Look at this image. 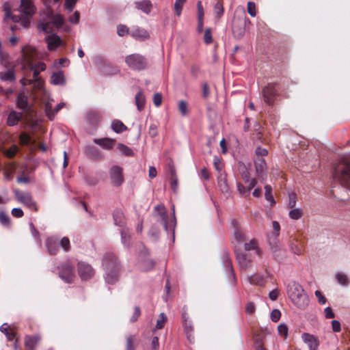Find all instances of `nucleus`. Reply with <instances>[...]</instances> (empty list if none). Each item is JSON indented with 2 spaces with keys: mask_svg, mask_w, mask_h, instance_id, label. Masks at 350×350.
Returning <instances> with one entry per match:
<instances>
[{
  "mask_svg": "<svg viewBox=\"0 0 350 350\" xmlns=\"http://www.w3.org/2000/svg\"><path fill=\"white\" fill-rule=\"evenodd\" d=\"M103 267L105 271V279L107 283L113 284L118 280L120 270V264L112 253H107L103 258Z\"/></svg>",
  "mask_w": 350,
  "mask_h": 350,
  "instance_id": "f257e3e1",
  "label": "nucleus"
},
{
  "mask_svg": "<svg viewBox=\"0 0 350 350\" xmlns=\"http://www.w3.org/2000/svg\"><path fill=\"white\" fill-rule=\"evenodd\" d=\"M287 293L289 299L297 308L305 309L308 306V296L299 283L295 281L290 282L287 286Z\"/></svg>",
  "mask_w": 350,
  "mask_h": 350,
  "instance_id": "f03ea898",
  "label": "nucleus"
},
{
  "mask_svg": "<svg viewBox=\"0 0 350 350\" xmlns=\"http://www.w3.org/2000/svg\"><path fill=\"white\" fill-rule=\"evenodd\" d=\"M154 212L157 213L159 218L157 219L158 222H159L161 225H163L165 230L167 234L172 232V239L174 240V230L176 226V218L174 216L173 219H172L170 222L168 221V215L165 211V208L163 204H157L154 209ZM174 208H173V215H174Z\"/></svg>",
  "mask_w": 350,
  "mask_h": 350,
  "instance_id": "7ed1b4c3",
  "label": "nucleus"
},
{
  "mask_svg": "<svg viewBox=\"0 0 350 350\" xmlns=\"http://www.w3.org/2000/svg\"><path fill=\"white\" fill-rule=\"evenodd\" d=\"M333 176L342 185L350 189V158L335 167Z\"/></svg>",
  "mask_w": 350,
  "mask_h": 350,
  "instance_id": "20e7f679",
  "label": "nucleus"
},
{
  "mask_svg": "<svg viewBox=\"0 0 350 350\" xmlns=\"http://www.w3.org/2000/svg\"><path fill=\"white\" fill-rule=\"evenodd\" d=\"M246 16L243 12L242 16H234L232 20V31L237 39L241 38L245 31Z\"/></svg>",
  "mask_w": 350,
  "mask_h": 350,
  "instance_id": "39448f33",
  "label": "nucleus"
},
{
  "mask_svg": "<svg viewBox=\"0 0 350 350\" xmlns=\"http://www.w3.org/2000/svg\"><path fill=\"white\" fill-rule=\"evenodd\" d=\"M14 196L16 200L27 206L32 211H38L36 202L33 199L32 196L29 192H23L19 190L14 191Z\"/></svg>",
  "mask_w": 350,
  "mask_h": 350,
  "instance_id": "423d86ee",
  "label": "nucleus"
},
{
  "mask_svg": "<svg viewBox=\"0 0 350 350\" xmlns=\"http://www.w3.org/2000/svg\"><path fill=\"white\" fill-rule=\"evenodd\" d=\"M125 62L129 68L137 70H144L147 66L146 58L136 53L126 56Z\"/></svg>",
  "mask_w": 350,
  "mask_h": 350,
  "instance_id": "0eeeda50",
  "label": "nucleus"
},
{
  "mask_svg": "<svg viewBox=\"0 0 350 350\" xmlns=\"http://www.w3.org/2000/svg\"><path fill=\"white\" fill-rule=\"evenodd\" d=\"M59 276L66 283L72 282L75 278V268L69 261H66L59 267Z\"/></svg>",
  "mask_w": 350,
  "mask_h": 350,
  "instance_id": "6e6552de",
  "label": "nucleus"
},
{
  "mask_svg": "<svg viewBox=\"0 0 350 350\" xmlns=\"http://www.w3.org/2000/svg\"><path fill=\"white\" fill-rule=\"evenodd\" d=\"M111 184L113 187H120L124 182L123 169L118 165H113L109 171Z\"/></svg>",
  "mask_w": 350,
  "mask_h": 350,
  "instance_id": "1a4fd4ad",
  "label": "nucleus"
},
{
  "mask_svg": "<svg viewBox=\"0 0 350 350\" xmlns=\"http://www.w3.org/2000/svg\"><path fill=\"white\" fill-rule=\"evenodd\" d=\"M78 273L82 280H87L94 275V270L90 265L79 262L78 263Z\"/></svg>",
  "mask_w": 350,
  "mask_h": 350,
  "instance_id": "9d476101",
  "label": "nucleus"
},
{
  "mask_svg": "<svg viewBox=\"0 0 350 350\" xmlns=\"http://www.w3.org/2000/svg\"><path fill=\"white\" fill-rule=\"evenodd\" d=\"M18 10L27 16H31L36 12L32 0H21Z\"/></svg>",
  "mask_w": 350,
  "mask_h": 350,
  "instance_id": "9b49d317",
  "label": "nucleus"
},
{
  "mask_svg": "<svg viewBox=\"0 0 350 350\" xmlns=\"http://www.w3.org/2000/svg\"><path fill=\"white\" fill-rule=\"evenodd\" d=\"M221 259L224 266L226 268V271L230 274V280L232 282H235L236 278L232 269V262L230 258L229 253L227 251L225 250L223 252Z\"/></svg>",
  "mask_w": 350,
  "mask_h": 350,
  "instance_id": "f8f14e48",
  "label": "nucleus"
},
{
  "mask_svg": "<svg viewBox=\"0 0 350 350\" xmlns=\"http://www.w3.org/2000/svg\"><path fill=\"white\" fill-rule=\"evenodd\" d=\"M303 341L308 346L309 350H317L319 345L318 339L312 334L304 333L301 335Z\"/></svg>",
  "mask_w": 350,
  "mask_h": 350,
  "instance_id": "ddd939ff",
  "label": "nucleus"
},
{
  "mask_svg": "<svg viewBox=\"0 0 350 350\" xmlns=\"http://www.w3.org/2000/svg\"><path fill=\"white\" fill-rule=\"evenodd\" d=\"M263 96L265 101L271 105L273 100L274 96L276 95L277 90L274 85L269 84L262 90Z\"/></svg>",
  "mask_w": 350,
  "mask_h": 350,
  "instance_id": "4468645a",
  "label": "nucleus"
},
{
  "mask_svg": "<svg viewBox=\"0 0 350 350\" xmlns=\"http://www.w3.org/2000/svg\"><path fill=\"white\" fill-rule=\"evenodd\" d=\"M20 82L23 86L31 85L32 88L36 90H41L43 86V81L42 79H29L27 74H25V76L20 80Z\"/></svg>",
  "mask_w": 350,
  "mask_h": 350,
  "instance_id": "2eb2a0df",
  "label": "nucleus"
},
{
  "mask_svg": "<svg viewBox=\"0 0 350 350\" xmlns=\"http://www.w3.org/2000/svg\"><path fill=\"white\" fill-rule=\"evenodd\" d=\"M237 263L241 270H247L251 265L250 260L243 252L235 251Z\"/></svg>",
  "mask_w": 350,
  "mask_h": 350,
  "instance_id": "dca6fc26",
  "label": "nucleus"
},
{
  "mask_svg": "<svg viewBox=\"0 0 350 350\" xmlns=\"http://www.w3.org/2000/svg\"><path fill=\"white\" fill-rule=\"evenodd\" d=\"M94 142L102 148L110 150L113 148L116 140L108 137L96 138L94 139Z\"/></svg>",
  "mask_w": 350,
  "mask_h": 350,
  "instance_id": "f3484780",
  "label": "nucleus"
},
{
  "mask_svg": "<svg viewBox=\"0 0 350 350\" xmlns=\"http://www.w3.org/2000/svg\"><path fill=\"white\" fill-rule=\"evenodd\" d=\"M130 35L135 39L145 40L149 38L148 32L145 29L137 26L131 28Z\"/></svg>",
  "mask_w": 350,
  "mask_h": 350,
  "instance_id": "a211bd4d",
  "label": "nucleus"
},
{
  "mask_svg": "<svg viewBox=\"0 0 350 350\" xmlns=\"http://www.w3.org/2000/svg\"><path fill=\"white\" fill-rule=\"evenodd\" d=\"M45 40L47 43V48L50 51L56 49L61 44L60 38L55 33L46 36Z\"/></svg>",
  "mask_w": 350,
  "mask_h": 350,
  "instance_id": "6ab92c4d",
  "label": "nucleus"
},
{
  "mask_svg": "<svg viewBox=\"0 0 350 350\" xmlns=\"http://www.w3.org/2000/svg\"><path fill=\"white\" fill-rule=\"evenodd\" d=\"M85 155L94 160H100L103 158L100 151L93 146H87L84 148Z\"/></svg>",
  "mask_w": 350,
  "mask_h": 350,
  "instance_id": "aec40b11",
  "label": "nucleus"
},
{
  "mask_svg": "<svg viewBox=\"0 0 350 350\" xmlns=\"http://www.w3.org/2000/svg\"><path fill=\"white\" fill-rule=\"evenodd\" d=\"M113 222L116 226L120 227L121 228H126L125 226V218L124 213L121 209H116L113 212Z\"/></svg>",
  "mask_w": 350,
  "mask_h": 350,
  "instance_id": "412c9836",
  "label": "nucleus"
},
{
  "mask_svg": "<svg viewBox=\"0 0 350 350\" xmlns=\"http://www.w3.org/2000/svg\"><path fill=\"white\" fill-rule=\"evenodd\" d=\"M64 103H60L54 108V109H52L51 105L49 103H47L45 104V112L50 120H53L55 116V114L64 107Z\"/></svg>",
  "mask_w": 350,
  "mask_h": 350,
  "instance_id": "4be33fe9",
  "label": "nucleus"
},
{
  "mask_svg": "<svg viewBox=\"0 0 350 350\" xmlns=\"http://www.w3.org/2000/svg\"><path fill=\"white\" fill-rule=\"evenodd\" d=\"M136 9L142 11L144 13L148 14L152 8V4L150 0H142L134 2Z\"/></svg>",
  "mask_w": 350,
  "mask_h": 350,
  "instance_id": "5701e85b",
  "label": "nucleus"
},
{
  "mask_svg": "<svg viewBox=\"0 0 350 350\" xmlns=\"http://www.w3.org/2000/svg\"><path fill=\"white\" fill-rule=\"evenodd\" d=\"M51 82L55 85H65L66 80L62 71L53 72L51 77Z\"/></svg>",
  "mask_w": 350,
  "mask_h": 350,
  "instance_id": "b1692460",
  "label": "nucleus"
},
{
  "mask_svg": "<svg viewBox=\"0 0 350 350\" xmlns=\"http://www.w3.org/2000/svg\"><path fill=\"white\" fill-rule=\"evenodd\" d=\"M217 183L219 189L223 193H228L229 191V186L227 182V176L225 172H221L217 177Z\"/></svg>",
  "mask_w": 350,
  "mask_h": 350,
  "instance_id": "393cba45",
  "label": "nucleus"
},
{
  "mask_svg": "<svg viewBox=\"0 0 350 350\" xmlns=\"http://www.w3.org/2000/svg\"><path fill=\"white\" fill-rule=\"evenodd\" d=\"M23 114L21 112L12 111L8 115L7 123L9 126H15L21 120Z\"/></svg>",
  "mask_w": 350,
  "mask_h": 350,
  "instance_id": "a878e982",
  "label": "nucleus"
},
{
  "mask_svg": "<svg viewBox=\"0 0 350 350\" xmlns=\"http://www.w3.org/2000/svg\"><path fill=\"white\" fill-rule=\"evenodd\" d=\"M46 247L51 254H56L59 250L57 240L54 237L48 238L46 240Z\"/></svg>",
  "mask_w": 350,
  "mask_h": 350,
  "instance_id": "bb28decb",
  "label": "nucleus"
},
{
  "mask_svg": "<svg viewBox=\"0 0 350 350\" xmlns=\"http://www.w3.org/2000/svg\"><path fill=\"white\" fill-rule=\"evenodd\" d=\"M120 234L122 243L126 247H129L131 245L130 230L127 227L121 228Z\"/></svg>",
  "mask_w": 350,
  "mask_h": 350,
  "instance_id": "cd10ccee",
  "label": "nucleus"
},
{
  "mask_svg": "<svg viewBox=\"0 0 350 350\" xmlns=\"http://www.w3.org/2000/svg\"><path fill=\"white\" fill-rule=\"evenodd\" d=\"M183 326L187 339L190 342H192L194 340V336L193 334V327L191 321L189 320L184 321Z\"/></svg>",
  "mask_w": 350,
  "mask_h": 350,
  "instance_id": "c85d7f7f",
  "label": "nucleus"
},
{
  "mask_svg": "<svg viewBox=\"0 0 350 350\" xmlns=\"http://www.w3.org/2000/svg\"><path fill=\"white\" fill-rule=\"evenodd\" d=\"M40 338L37 336H26L25 345L27 350H34Z\"/></svg>",
  "mask_w": 350,
  "mask_h": 350,
  "instance_id": "c756f323",
  "label": "nucleus"
},
{
  "mask_svg": "<svg viewBox=\"0 0 350 350\" xmlns=\"http://www.w3.org/2000/svg\"><path fill=\"white\" fill-rule=\"evenodd\" d=\"M112 130L116 133H121L127 130V127L119 120H113L111 124Z\"/></svg>",
  "mask_w": 350,
  "mask_h": 350,
  "instance_id": "7c9ffc66",
  "label": "nucleus"
},
{
  "mask_svg": "<svg viewBox=\"0 0 350 350\" xmlns=\"http://www.w3.org/2000/svg\"><path fill=\"white\" fill-rule=\"evenodd\" d=\"M135 100L138 111H141L144 108L146 103L145 96L144 95L142 91H139L136 94L135 96Z\"/></svg>",
  "mask_w": 350,
  "mask_h": 350,
  "instance_id": "2f4dec72",
  "label": "nucleus"
},
{
  "mask_svg": "<svg viewBox=\"0 0 350 350\" xmlns=\"http://www.w3.org/2000/svg\"><path fill=\"white\" fill-rule=\"evenodd\" d=\"M254 165L256 173L261 176L262 174L267 169V164L263 159H257L254 161Z\"/></svg>",
  "mask_w": 350,
  "mask_h": 350,
  "instance_id": "473e14b6",
  "label": "nucleus"
},
{
  "mask_svg": "<svg viewBox=\"0 0 350 350\" xmlns=\"http://www.w3.org/2000/svg\"><path fill=\"white\" fill-rule=\"evenodd\" d=\"M0 79L4 81H13L15 79L14 70L9 69L6 71L1 72Z\"/></svg>",
  "mask_w": 350,
  "mask_h": 350,
  "instance_id": "72a5a7b5",
  "label": "nucleus"
},
{
  "mask_svg": "<svg viewBox=\"0 0 350 350\" xmlns=\"http://www.w3.org/2000/svg\"><path fill=\"white\" fill-rule=\"evenodd\" d=\"M247 280L251 284L262 286L264 284V278L262 275L254 274L247 277Z\"/></svg>",
  "mask_w": 350,
  "mask_h": 350,
  "instance_id": "f704fd0d",
  "label": "nucleus"
},
{
  "mask_svg": "<svg viewBox=\"0 0 350 350\" xmlns=\"http://www.w3.org/2000/svg\"><path fill=\"white\" fill-rule=\"evenodd\" d=\"M117 148L124 156L132 157L134 155L133 150L123 144H118Z\"/></svg>",
  "mask_w": 350,
  "mask_h": 350,
  "instance_id": "c9c22d12",
  "label": "nucleus"
},
{
  "mask_svg": "<svg viewBox=\"0 0 350 350\" xmlns=\"http://www.w3.org/2000/svg\"><path fill=\"white\" fill-rule=\"evenodd\" d=\"M18 107L21 109H26L28 107L27 96L23 94H20L17 97Z\"/></svg>",
  "mask_w": 350,
  "mask_h": 350,
  "instance_id": "e433bc0d",
  "label": "nucleus"
},
{
  "mask_svg": "<svg viewBox=\"0 0 350 350\" xmlns=\"http://www.w3.org/2000/svg\"><path fill=\"white\" fill-rule=\"evenodd\" d=\"M265 198L267 201L270 202L271 206L275 204V202L272 195V188L271 185H267L265 186Z\"/></svg>",
  "mask_w": 350,
  "mask_h": 350,
  "instance_id": "4c0bfd02",
  "label": "nucleus"
},
{
  "mask_svg": "<svg viewBox=\"0 0 350 350\" xmlns=\"http://www.w3.org/2000/svg\"><path fill=\"white\" fill-rule=\"evenodd\" d=\"M170 172H171V183H170L171 188H172V191H174V193H176L178 191V178L176 174V171L174 168H172L170 170Z\"/></svg>",
  "mask_w": 350,
  "mask_h": 350,
  "instance_id": "58836bf2",
  "label": "nucleus"
},
{
  "mask_svg": "<svg viewBox=\"0 0 350 350\" xmlns=\"http://www.w3.org/2000/svg\"><path fill=\"white\" fill-rule=\"evenodd\" d=\"M288 215L292 219H299L304 215V211L300 208H296L289 211Z\"/></svg>",
  "mask_w": 350,
  "mask_h": 350,
  "instance_id": "ea45409f",
  "label": "nucleus"
},
{
  "mask_svg": "<svg viewBox=\"0 0 350 350\" xmlns=\"http://www.w3.org/2000/svg\"><path fill=\"white\" fill-rule=\"evenodd\" d=\"M154 262L151 259H146L141 262L140 267L143 271H149L153 269Z\"/></svg>",
  "mask_w": 350,
  "mask_h": 350,
  "instance_id": "a19ab883",
  "label": "nucleus"
},
{
  "mask_svg": "<svg viewBox=\"0 0 350 350\" xmlns=\"http://www.w3.org/2000/svg\"><path fill=\"white\" fill-rule=\"evenodd\" d=\"M336 279L338 284L342 286H347L349 284L347 276L343 273H336Z\"/></svg>",
  "mask_w": 350,
  "mask_h": 350,
  "instance_id": "79ce46f5",
  "label": "nucleus"
},
{
  "mask_svg": "<svg viewBox=\"0 0 350 350\" xmlns=\"http://www.w3.org/2000/svg\"><path fill=\"white\" fill-rule=\"evenodd\" d=\"M0 224L5 227L10 225V218L5 211L0 212Z\"/></svg>",
  "mask_w": 350,
  "mask_h": 350,
  "instance_id": "37998d69",
  "label": "nucleus"
},
{
  "mask_svg": "<svg viewBox=\"0 0 350 350\" xmlns=\"http://www.w3.org/2000/svg\"><path fill=\"white\" fill-rule=\"evenodd\" d=\"M52 23L55 25L57 27H61L64 22L63 16L59 14H55L51 15Z\"/></svg>",
  "mask_w": 350,
  "mask_h": 350,
  "instance_id": "c03bdc74",
  "label": "nucleus"
},
{
  "mask_svg": "<svg viewBox=\"0 0 350 350\" xmlns=\"http://www.w3.org/2000/svg\"><path fill=\"white\" fill-rule=\"evenodd\" d=\"M257 242L255 239L251 240L249 243H246L244 245V249L245 251H250L252 250H256V253L259 254V250L257 247Z\"/></svg>",
  "mask_w": 350,
  "mask_h": 350,
  "instance_id": "a18cd8bd",
  "label": "nucleus"
},
{
  "mask_svg": "<svg viewBox=\"0 0 350 350\" xmlns=\"http://www.w3.org/2000/svg\"><path fill=\"white\" fill-rule=\"evenodd\" d=\"M88 118L89 120L91 122V123L94 124H97L100 120V114L95 111L90 112L88 114Z\"/></svg>",
  "mask_w": 350,
  "mask_h": 350,
  "instance_id": "49530a36",
  "label": "nucleus"
},
{
  "mask_svg": "<svg viewBox=\"0 0 350 350\" xmlns=\"http://www.w3.org/2000/svg\"><path fill=\"white\" fill-rule=\"evenodd\" d=\"M178 109L183 116H186L188 113L187 103L185 100H180L178 103Z\"/></svg>",
  "mask_w": 350,
  "mask_h": 350,
  "instance_id": "de8ad7c7",
  "label": "nucleus"
},
{
  "mask_svg": "<svg viewBox=\"0 0 350 350\" xmlns=\"http://www.w3.org/2000/svg\"><path fill=\"white\" fill-rule=\"evenodd\" d=\"M185 1L186 0H176L174 3V10L177 16L180 15Z\"/></svg>",
  "mask_w": 350,
  "mask_h": 350,
  "instance_id": "09e8293b",
  "label": "nucleus"
},
{
  "mask_svg": "<svg viewBox=\"0 0 350 350\" xmlns=\"http://www.w3.org/2000/svg\"><path fill=\"white\" fill-rule=\"evenodd\" d=\"M166 321L167 317L163 312L161 313L159 319L157 321L156 328L159 329H162L164 327Z\"/></svg>",
  "mask_w": 350,
  "mask_h": 350,
  "instance_id": "8fccbe9b",
  "label": "nucleus"
},
{
  "mask_svg": "<svg viewBox=\"0 0 350 350\" xmlns=\"http://www.w3.org/2000/svg\"><path fill=\"white\" fill-rule=\"evenodd\" d=\"M59 244L65 252H68L70 249V240L66 237H63Z\"/></svg>",
  "mask_w": 350,
  "mask_h": 350,
  "instance_id": "3c124183",
  "label": "nucleus"
},
{
  "mask_svg": "<svg viewBox=\"0 0 350 350\" xmlns=\"http://www.w3.org/2000/svg\"><path fill=\"white\" fill-rule=\"evenodd\" d=\"M214 12L217 17H220L224 14V8L221 2L217 1L214 5Z\"/></svg>",
  "mask_w": 350,
  "mask_h": 350,
  "instance_id": "603ef678",
  "label": "nucleus"
},
{
  "mask_svg": "<svg viewBox=\"0 0 350 350\" xmlns=\"http://www.w3.org/2000/svg\"><path fill=\"white\" fill-rule=\"evenodd\" d=\"M278 331L280 335L283 336L285 338H287L288 329L286 324L280 323L278 326Z\"/></svg>",
  "mask_w": 350,
  "mask_h": 350,
  "instance_id": "864d4df0",
  "label": "nucleus"
},
{
  "mask_svg": "<svg viewBox=\"0 0 350 350\" xmlns=\"http://www.w3.org/2000/svg\"><path fill=\"white\" fill-rule=\"evenodd\" d=\"M204 41L206 44H209L213 42V37L211 28H206L204 34Z\"/></svg>",
  "mask_w": 350,
  "mask_h": 350,
  "instance_id": "5fc2aeb1",
  "label": "nucleus"
},
{
  "mask_svg": "<svg viewBox=\"0 0 350 350\" xmlns=\"http://www.w3.org/2000/svg\"><path fill=\"white\" fill-rule=\"evenodd\" d=\"M117 32L120 36H124L128 33H130L129 29L124 25H119L117 27Z\"/></svg>",
  "mask_w": 350,
  "mask_h": 350,
  "instance_id": "6e6d98bb",
  "label": "nucleus"
},
{
  "mask_svg": "<svg viewBox=\"0 0 350 350\" xmlns=\"http://www.w3.org/2000/svg\"><path fill=\"white\" fill-rule=\"evenodd\" d=\"M247 10L248 14L251 16L254 17L256 15V5L254 2L249 1L247 3Z\"/></svg>",
  "mask_w": 350,
  "mask_h": 350,
  "instance_id": "4d7b16f0",
  "label": "nucleus"
},
{
  "mask_svg": "<svg viewBox=\"0 0 350 350\" xmlns=\"http://www.w3.org/2000/svg\"><path fill=\"white\" fill-rule=\"evenodd\" d=\"M20 142L22 145L27 146L29 144L31 137L26 133L23 132L20 135Z\"/></svg>",
  "mask_w": 350,
  "mask_h": 350,
  "instance_id": "13d9d810",
  "label": "nucleus"
},
{
  "mask_svg": "<svg viewBox=\"0 0 350 350\" xmlns=\"http://www.w3.org/2000/svg\"><path fill=\"white\" fill-rule=\"evenodd\" d=\"M18 150V147L16 145H12L10 148L5 150V154L8 157H12L17 153Z\"/></svg>",
  "mask_w": 350,
  "mask_h": 350,
  "instance_id": "bf43d9fd",
  "label": "nucleus"
},
{
  "mask_svg": "<svg viewBox=\"0 0 350 350\" xmlns=\"http://www.w3.org/2000/svg\"><path fill=\"white\" fill-rule=\"evenodd\" d=\"M213 165H214V167H215V170L219 172V174L221 172H224L222 171V166H221V160L217 156H215L214 158H213Z\"/></svg>",
  "mask_w": 350,
  "mask_h": 350,
  "instance_id": "052dcab7",
  "label": "nucleus"
},
{
  "mask_svg": "<svg viewBox=\"0 0 350 350\" xmlns=\"http://www.w3.org/2000/svg\"><path fill=\"white\" fill-rule=\"evenodd\" d=\"M281 317V312L278 309H274L271 312V319L273 322H278Z\"/></svg>",
  "mask_w": 350,
  "mask_h": 350,
  "instance_id": "680f3d73",
  "label": "nucleus"
},
{
  "mask_svg": "<svg viewBox=\"0 0 350 350\" xmlns=\"http://www.w3.org/2000/svg\"><path fill=\"white\" fill-rule=\"evenodd\" d=\"M78 0H65V8L69 12L72 11Z\"/></svg>",
  "mask_w": 350,
  "mask_h": 350,
  "instance_id": "e2e57ef3",
  "label": "nucleus"
},
{
  "mask_svg": "<svg viewBox=\"0 0 350 350\" xmlns=\"http://www.w3.org/2000/svg\"><path fill=\"white\" fill-rule=\"evenodd\" d=\"M153 103L156 107H159L162 103V95L161 93H155L153 96Z\"/></svg>",
  "mask_w": 350,
  "mask_h": 350,
  "instance_id": "0e129e2a",
  "label": "nucleus"
},
{
  "mask_svg": "<svg viewBox=\"0 0 350 350\" xmlns=\"http://www.w3.org/2000/svg\"><path fill=\"white\" fill-rule=\"evenodd\" d=\"M140 315H141V310H140L139 307L135 306L134 308L133 314L130 319L131 322H132V323L135 322L137 320V319L139 317Z\"/></svg>",
  "mask_w": 350,
  "mask_h": 350,
  "instance_id": "69168bd1",
  "label": "nucleus"
},
{
  "mask_svg": "<svg viewBox=\"0 0 350 350\" xmlns=\"http://www.w3.org/2000/svg\"><path fill=\"white\" fill-rule=\"evenodd\" d=\"M11 213L13 217L16 218L22 217L24 215L23 210L21 208H12Z\"/></svg>",
  "mask_w": 350,
  "mask_h": 350,
  "instance_id": "338daca9",
  "label": "nucleus"
},
{
  "mask_svg": "<svg viewBox=\"0 0 350 350\" xmlns=\"http://www.w3.org/2000/svg\"><path fill=\"white\" fill-rule=\"evenodd\" d=\"M38 29L40 31H43L44 33H49V24L47 23H42L38 25Z\"/></svg>",
  "mask_w": 350,
  "mask_h": 350,
  "instance_id": "774afa93",
  "label": "nucleus"
}]
</instances>
